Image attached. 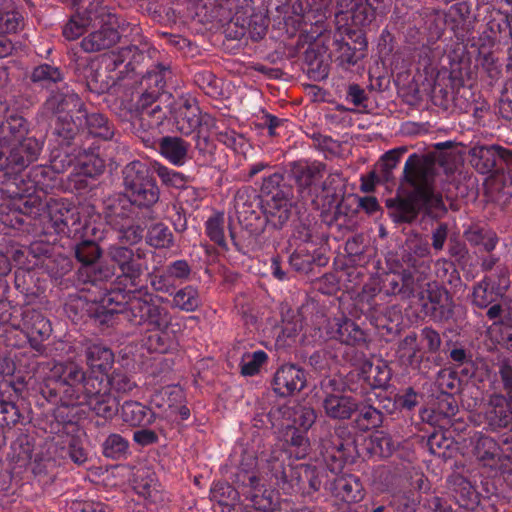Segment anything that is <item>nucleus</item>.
Returning a JSON list of instances; mask_svg holds the SVG:
<instances>
[{
	"instance_id": "nucleus-1",
	"label": "nucleus",
	"mask_w": 512,
	"mask_h": 512,
	"mask_svg": "<svg viewBox=\"0 0 512 512\" xmlns=\"http://www.w3.org/2000/svg\"><path fill=\"white\" fill-rule=\"evenodd\" d=\"M452 142L435 144V150L423 155L411 154L405 162L402 182L413 189L405 195L397 194L385 201L388 214L396 224L413 223L423 210L446 211L441 194L435 193L434 182L437 175V166L443 167L445 172L453 170L456 155L448 149Z\"/></svg>"
},
{
	"instance_id": "nucleus-2",
	"label": "nucleus",
	"mask_w": 512,
	"mask_h": 512,
	"mask_svg": "<svg viewBox=\"0 0 512 512\" xmlns=\"http://www.w3.org/2000/svg\"><path fill=\"white\" fill-rule=\"evenodd\" d=\"M49 379L57 384L62 406L86 405L104 419H111L118 412L119 402L111 390L125 394L136 387V383L123 371L115 370L104 379L103 376L88 374L80 364L71 360L54 362Z\"/></svg>"
},
{
	"instance_id": "nucleus-3",
	"label": "nucleus",
	"mask_w": 512,
	"mask_h": 512,
	"mask_svg": "<svg viewBox=\"0 0 512 512\" xmlns=\"http://www.w3.org/2000/svg\"><path fill=\"white\" fill-rule=\"evenodd\" d=\"M123 184L132 204L150 208L160 197V190L153 178L149 165L135 160L128 163L123 171Z\"/></svg>"
},
{
	"instance_id": "nucleus-4",
	"label": "nucleus",
	"mask_w": 512,
	"mask_h": 512,
	"mask_svg": "<svg viewBox=\"0 0 512 512\" xmlns=\"http://www.w3.org/2000/svg\"><path fill=\"white\" fill-rule=\"evenodd\" d=\"M67 205V203L53 198L43 202L38 197H28L23 201L20 211L33 220L31 225L35 233L61 234L65 227L63 224L66 216L64 211H66Z\"/></svg>"
},
{
	"instance_id": "nucleus-5",
	"label": "nucleus",
	"mask_w": 512,
	"mask_h": 512,
	"mask_svg": "<svg viewBox=\"0 0 512 512\" xmlns=\"http://www.w3.org/2000/svg\"><path fill=\"white\" fill-rule=\"evenodd\" d=\"M42 146V142L34 137H27L22 141L3 137L0 139V171H4L6 175L20 173L37 160Z\"/></svg>"
},
{
	"instance_id": "nucleus-6",
	"label": "nucleus",
	"mask_w": 512,
	"mask_h": 512,
	"mask_svg": "<svg viewBox=\"0 0 512 512\" xmlns=\"http://www.w3.org/2000/svg\"><path fill=\"white\" fill-rule=\"evenodd\" d=\"M175 127L184 136L196 132L198 140L207 143L217 129V121L212 115L203 113L195 100L185 99L176 110Z\"/></svg>"
},
{
	"instance_id": "nucleus-7",
	"label": "nucleus",
	"mask_w": 512,
	"mask_h": 512,
	"mask_svg": "<svg viewBox=\"0 0 512 512\" xmlns=\"http://www.w3.org/2000/svg\"><path fill=\"white\" fill-rule=\"evenodd\" d=\"M367 348L365 333L354 325V369L359 380L370 388H386L390 378V369L384 364L374 365L361 348Z\"/></svg>"
},
{
	"instance_id": "nucleus-8",
	"label": "nucleus",
	"mask_w": 512,
	"mask_h": 512,
	"mask_svg": "<svg viewBox=\"0 0 512 512\" xmlns=\"http://www.w3.org/2000/svg\"><path fill=\"white\" fill-rule=\"evenodd\" d=\"M340 10L335 14L336 31L334 33L335 62L342 69L349 71L352 64V11L344 7L348 6V0L339 1Z\"/></svg>"
},
{
	"instance_id": "nucleus-9",
	"label": "nucleus",
	"mask_w": 512,
	"mask_h": 512,
	"mask_svg": "<svg viewBox=\"0 0 512 512\" xmlns=\"http://www.w3.org/2000/svg\"><path fill=\"white\" fill-rule=\"evenodd\" d=\"M95 15L100 19L102 26L82 39L81 47L87 53L109 49L120 39L115 15L108 13L106 8L100 5Z\"/></svg>"
},
{
	"instance_id": "nucleus-10",
	"label": "nucleus",
	"mask_w": 512,
	"mask_h": 512,
	"mask_svg": "<svg viewBox=\"0 0 512 512\" xmlns=\"http://www.w3.org/2000/svg\"><path fill=\"white\" fill-rule=\"evenodd\" d=\"M470 157L472 166L482 174L504 171V165L512 172V151L501 146H476L471 149Z\"/></svg>"
},
{
	"instance_id": "nucleus-11",
	"label": "nucleus",
	"mask_w": 512,
	"mask_h": 512,
	"mask_svg": "<svg viewBox=\"0 0 512 512\" xmlns=\"http://www.w3.org/2000/svg\"><path fill=\"white\" fill-rule=\"evenodd\" d=\"M21 331L25 334L32 349L43 353V341L49 338L52 327L50 321L35 309H26L22 313Z\"/></svg>"
},
{
	"instance_id": "nucleus-12",
	"label": "nucleus",
	"mask_w": 512,
	"mask_h": 512,
	"mask_svg": "<svg viewBox=\"0 0 512 512\" xmlns=\"http://www.w3.org/2000/svg\"><path fill=\"white\" fill-rule=\"evenodd\" d=\"M484 418L493 431L509 428L512 425V407L506 396L493 393L484 404Z\"/></svg>"
},
{
	"instance_id": "nucleus-13",
	"label": "nucleus",
	"mask_w": 512,
	"mask_h": 512,
	"mask_svg": "<svg viewBox=\"0 0 512 512\" xmlns=\"http://www.w3.org/2000/svg\"><path fill=\"white\" fill-rule=\"evenodd\" d=\"M266 221L273 228L281 229L292 216L293 204L289 194H276L262 200Z\"/></svg>"
},
{
	"instance_id": "nucleus-14",
	"label": "nucleus",
	"mask_w": 512,
	"mask_h": 512,
	"mask_svg": "<svg viewBox=\"0 0 512 512\" xmlns=\"http://www.w3.org/2000/svg\"><path fill=\"white\" fill-rule=\"evenodd\" d=\"M306 377L302 369L295 365H283L273 379L274 391L280 396H288L305 387Z\"/></svg>"
},
{
	"instance_id": "nucleus-15",
	"label": "nucleus",
	"mask_w": 512,
	"mask_h": 512,
	"mask_svg": "<svg viewBox=\"0 0 512 512\" xmlns=\"http://www.w3.org/2000/svg\"><path fill=\"white\" fill-rule=\"evenodd\" d=\"M87 366L92 372L107 373L113 366L114 354L110 348L90 340L82 342Z\"/></svg>"
},
{
	"instance_id": "nucleus-16",
	"label": "nucleus",
	"mask_w": 512,
	"mask_h": 512,
	"mask_svg": "<svg viewBox=\"0 0 512 512\" xmlns=\"http://www.w3.org/2000/svg\"><path fill=\"white\" fill-rule=\"evenodd\" d=\"M159 153L174 166H183L188 160L191 144L179 136H164L159 140Z\"/></svg>"
},
{
	"instance_id": "nucleus-17",
	"label": "nucleus",
	"mask_w": 512,
	"mask_h": 512,
	"mask_svg": "<svg viewBox=\"0 0 512 512\" xmlns=\"http://www.w3.org/2000/svg\"><path fill=\"white\" fill-rule=\"evenodd\" d=\"M79 125L83 122L88 132L103 140H110L114 136V127L109 120L101 113H87L84 107L82 113L76 116Z\"/></svg>"
},
{
	"instance_id": "nucleus-18",
	"label": "nucleus",
	"mask_w": 512,
	"mask_h": 512,
	"mask_svg": "<svg viewBox=\"0 0 512 512\" xmlns=\"http://www.w3.org/2000/svg\"><path fill=\"white\" fill-rule=\"evenodd\" d=\"M98 8L99 3H91L83 15L80 13L73 15L63 28V36L67 40H75L80 37L86 28L97 20L95 14L98 12Z\"/></svg>"
},
{
	"instance_id": "nucleus-19",
	"label": "nucleus",
	"mask_w": 512,
	"mask_h": 512,
	"mask_svg": "<svg viewBox=\"0 0 512 512\" xmlns=\"http://www.w3.org/2000/svg\"><path fill=\"white\" fill-rule=\"evenodd\" d=\"M504 298L505 295L493 286L490 278H483L473 286L471 302L478 309H486L495 301Z\"/></svg>"
},
{
	"instance_id": "nucleus-20",
	"label": "nucleus",
	"mask_w": 512,
	"mask_h": 512,
	"mask_svg": "<svg viewBox=\"0 0 512 512\" xmlns=\"http://www.w3.org/2000/svg\"><path fill=\"white\" fill-rule=\"evenodd\" d=\"M150 300V296H130L120 313L134 326L145 325Z\"/></svg>"
},
{
	"instance_id": "nucleus-21",
	"label": "nucleus",
	"mask_w": 512,
	"mask_h": 512,
	"mask_svg": "<svg viewBox=\"0 0 512 512\" xmlns=\"http://www.w3.org/2000/svg\"><path fill=\"white\" fill-rule=\"evenodd\" d=\"M124 422L132 426L149 425L155 421V415L150 408L136 401H126L121 408Z\"/></svg>"
},
{
	"instance_id": "nucleus-22",
	"label": "nucleus",
	"mask_w": 512,
	"mask_h": 512,
	"mask_svg": "<svg viewBox=\"0 0 512 512\" xmlns=\"http://www.w3.org/2000/svg\"><path fill=\"white\" fill-rule=\"evenodd\" d=\"M133 488L143 498L156 501L159 490L155 473L148 468L138 469L134 474Z\"/></svg>"
},
{
	"instance_id": "nucleus-23",
	"label": "nucleus",
	"mask_w": 512,
	"mask_h": 512,
	"mask_svg": "<svg viewBox=\"0 0 512 512\" xmlns=\"http://www.w3.org/2000/svg\"><path fill=\"white\" fill-rule=\"evenodd\" d=\"M44 107L51 113L72 112L73 109H77L79 115L82 113L83 104L78 95L73 92H57L46 100Z\"/></svg>"
},
{
	"instance_id": "nucleus-24",
	"label": "nucleus",
	"mask_w": 512,
	"mask_h": 512,
	"mask_svg": "<svg viewBox=\"0 0 512 512\" xmlns=\"http://www.w3.org/2000/svg\"><path fill=\"white\" fill-rule=\"evenodd\" d=\"M383 415L379 406H364L354 403L355 427L361 431L377 428L381 425Z\"/></svg>"
},
{
	"instance_id": "nucleus-25",
	"label": "nucleus",
	"mask_w": 512,
	"mask_h": 512,
	"mask_svg": "<svg viewBox=\"0 0 512 512\" xmlns=\"http://www.w3.org/2000/svg\"><path fill=\"white\" fill-rule=\"evenodd\" d=\"M156 405L163 409L165 418H172L180 404L185 402L184 391L178 386L163 388L156 396Z\"/></svg>"
},
{
	"instance_id": "nucleus-26",
	"label": "nucleus",
	"mask_w": 512,
	"mask_h": 512,
	"mask_svg": "<svg viewBox=\"0 0 512 512\" xmlns=\"http://www.w3.org/2000/svg\"><path fill=\"white\" fill-rule=\"evenodd\" d=\"M311 139L316 148L330 156L344 157L352 153V143L349 141L339 142L321 133H313Z\"/></svg>"
},
{
	"instance_id": "nucleus-27",
	"label": "nucleus",
	"mask_w": 512,
	"mask_h": 512,
	"mask_svg": "<svg viewBox=\"0 0 512 512\" xmlns=\"http://www.w3.org/2000/svg\"><path fill=\"white\" fill-rule=\"evenodd\" d=\"M328 416L335 419H349L352 414L351 397L342 394H331L324 401Z\"/></svg>"
},
{
	"instance_id": "nucleus-28",
	"label": "nucleus",
	"mask_w": 512,
	"mask_h": 512,
	"mask_svg": "<svg viewBox=\"0 0 512 512\" xmlns=\"http://www.w3.org/2000/svg\"><path fill=\"white\" fill-rule=\"evenodd\" d=\"M326 165L321 162H313L305 165H298L294 169L297 183L301 187H311L316 185L323 177Z\"/></svg>"
},
{
	"instance_id": "nucleus-29",
	"label": "nucleus",
	"mask_w": 512,
	"mask_h": 512,
	"mask_svg": "<svg viewBox=\"0 0 512 512\" xmlns=\"http://www.w3.org/2000/svg\"><path fill=\"white\" fill-rule=\"evenodd\" d=\"M146 243L155 249H170L174 246V235L164 223L158 222L148 228Z\"/></svg>"
},
{
	"instance_id": "nucleus-30",
	"label": "nucleus",
	"mask_w": 512,
	"mask_h": 512,
	"mask_svg": "<svg viewBox=\"0 0 512 512\" xmlns=\"http://www.w3.org/2000/svg\"><path fill=\"white\" fill-rule=\"evenodd\" d=\"M465 239L474 246H482L485 251H492L497 244V236L491 230L479 225H471L464 232Z\"/></svg>"
},
{
	"instance_id": "nucleus-31",
	"label": "nucleus",
	"mask_w": 512,
	"mask_h": 512,
	"mask_svg": "<svg viewBox=\"0 0 512 512\" xmlns=\"http://www.w3.org/2000/svg\"><path fill=\"white\" fill-rule=\"evenodd\" d=\"M201 305L198 290L191 286H185L179 289L172 299V307L185 312H194Z\"/></svg>"
},
{
	"instance_id": "nucleus-32",
	"label": "nucleus",
	"mask_w": 512,
	"mask_h": 512,
	"mask_svg": "<svg viewBox=\"0 0 512 512\" xmlns=\"http://www.w3.org/2000/svg\"><path fill=\"white\" fill-rule=\"evenodd\" d=\"M386 288L389 294L400 295L402 299L410 298L415 291L414 278L407 272L402 275H393L387 278Z\"/></svg>"
},
{
	"instance_id": "nucleus-33",
	"label": "nucleus",
	"mask_w": 512,
	"mask_h": 512,
	"mask_svg": "<svg viewBox=\"0 0 512 512\" xmlns=\"http://www.w3.org/2000/svg\"><path fill=\"white\" fill-rule=\"evenodd\" d=\"M486 316L494 325L512 328V304L506 299H499L486 308Z\"/></svg>"
},
{
	"instance_id": "nucleus-34",
	"label": "nucleus",
	"mask_w": 512,
	"mask_h": 512,
	"mask_svg": "<svg viewBox=\"0 0 512 512\" xmlns=\"http://www.w3.org/2000/svg\"><path fill=\"white\" fill-rule=\"evenodd\" d=\"M171 76L169 67L159 64L153 70H150L142 79V84L146 85L147 89L160 95L166 86L167 79Z\"/></svg>"
},
{
	"instance_id": "nucleus-35",
	"label": "nucleus",
	"mask_w": 512,
	"mask_h": 512,
	"mask_svg": "<svg viewBox=\"0 0 512 512\" xmlns=\"http://www.w3.org/2000/svg\"><path fill=\"white\" fill-rule=\"evenodd\" d=\"M145 256L146 254L143 249L137 248L133 250L129 256V260H126V263L120 269L122 276L132 282L138 279L146 269L142 262Z\"/></svg>"
},
{
	"instance_id": "nucleus-36",
	"label": "nucleus",
	"mask_w": 512,
	"mask_h": 512,
	"mask_svg": "<svg viewBox=\"0 0 512 512\" xmlns=\"http://www.w3.org/2000/svg\"><path fill=\"white\" fill-rule=\"evenodd\" d=\"M171 322L169 311L150 300L145 325L151 327L152 330H166Z\"/></svg>"
},
{
	"instance_id": "nucleus-37",
	"label": "nucleus",
	"mask_w": 512,
	"mask_h": 512,
	"mask_svg": "<svg viewBox=\"0 0 512 512\" xmlns=\"http://www.w3.org/2000/svg\"><path fill=\"white\" fill-rule=\"evenodd\" d=\"M224 214L216 213L209 217L205 222V231L209 239L222 248H226V239L224 234Z\"/></svg>"
},
{
	"instance_id": "nucleus-38",
	"label": "nucleus",
	"mask_w": 512,
	"mask_h": 512,
	"mask_svg": "<svg viewBox=\"0 0 512 512\" xmlns=\"http://www.w3.org/2000/svg\"><path fill=\"white\" fill-rule=\"evenodd\" d=\"M406 247L407 250L406 254L403 257V260L412 267H416L417 258H425L430 254L428 242L419 237L409 239L406 242Z\"/></svg>"
},
{
	"instance_id": "nucleus-39",
	"label": "nucleus",
	"mask_w": 512,
	"mask_h": 512,
	"mask_svg": "<svg viewBox=\"0 0 512 512\" xmlns=\"http://www.w3.org/2000/svg\"><path fill=\"white\" fill-rule=\"evenodd\" d=\"M129 443L119 434H111L103 443V453L112 459H121L128 454Z\"/></svg>"
},
{
	"instance_id": "nucleus-40",
	"label": "nucleus",
	"mask_w": 512,
	"mask_h": 512,
	"mask_svg": "<svg viewBox=\"0 0 512 512\" xmlns=\"http://www.w3.org/2000/svg\"><path fill=\"white\" fill-rule=\"evenodd\" d=\"M294 414L295 407H290L288 405H279L273 407L269 411L268 418L273 427L283 429L293 426Z\"/></svg>"
},
{
	"instance_id": "nucleus-41",
	"label": "nucleus",
	"mask_w": 512,
	"mask_h": 512,
	"mask_svg": "<svg viewBox=\"0 0 512 512\" xmlns=\"http://www.w3.org/2000/svg\"><path fill=\"white\" fill-rule=\"evenodd\" d=\"M150 168L158 175L164 185L175 188H181L185 185L186 178L180 172L169 169L159 162H153Z\"/></svg>"
},
{
	"instance_id": "nucleus-42",
	"label": "nucleus",
	"mask_w": 512,
	"mask_h": 512,
	"mask_svg": "<svg viewBox=\"0 0 512 512\" xmlns=\"http://www.w3.org/2000/svg\"><path fill=\"white\" fill-rule=\"evenodd\" d=\"M63 79L62 73L59 68L49 64H42L36 67L31 75V80L35 83H40L43 86H48L52 83H57Z\"/></svg>"
},
{
	"instance_id": "nucleus-43",
	"label": "nucleus",
	"mask_w": 512,
	"mask_h": 512,
	"mask_svg": "<svg viewBox=\"0 0 512 512\" xmlns=\"http://www.w3.org/2000/svg\"><path fill=\"white\" fill-rule=\"evenodd\" d=\"M75 256L79 262L85 266H89L100 258L101 250L96 242L84 240L76 246Z\"/></svg>"
},
{
	"instance_id": "nucleus-44",
	"label": "nucleus",
	"mask_w": 512,
	"mask_h": 512,
	"mask_svg": "<svg viewBox=\"0 0 512 512\" xmlns=\"http://www.w3.org/2000/svg\"><path fill=\"white\" fill-rule=\"evenodd\" d=\"M267 358V354L262 350L243 355L241 360L242 375L254 376L259 373L261 366L267 361Z\"/></svg>"
},
{
	"instance_id": "nucleus-45",
	"label": "nucleus",
	"mask_w": 512,
	"mask_h": 512,
	"mask_svg": "<svg viewBox=\"0 0 512 512\" xmlns=\"http://www.w3.org/2000/svg\"><path fill=\"white\" fill-rule=\"evenodd\" d=\"M284 180L283 174L279 172H275L270 176L264 178L261 193L263 195V199H267L271 196H275L276 194H289V189L282 186V182Z\"/></svg>"
},
{
	"instance_id": "nucleus-46",
	"label": "nucleus",
	"mask_w": 512,
	"mask_h": 512,
	"mask_svg": "<svg viewBox=\"0 0 512 512\" xmlns=\"http://www.w3.org/2000/svg\"><path fill=\"white\" fill-rule=\"evenodd\" d=\"M250 500L256 512H272L277 505L274 493L269 490L252 492Z\"/></svg>"
},
{
	"instance_id": "nucleus-47",
	"label": "nucleus",
	"mask_w": 512,
	"mask_h": 512,
	"mask_svg": "<svg viewBox=\"0 0 512 512\" xmlns=\"http://www.w3.org/2000/svg\"><path fill=\"white\" fill-rule=\"evenodd\" d=\"M238 492L227 482H217L210 489V498L220 505H228L230 500H235Z\"/></svg>"
},
{
	"instance_id": "nucleus-48",
	"label": "nucleus",
	"mask_w": 512,
	"mask_h": 512,
	"mask_svg": "<svg viewBox=\"0 0 512 512\" xmlns=\"http://www.w3.org/2000/svg\"><path fill=\"white\" fill-rule=\"evenodd\" d=\"M118 240L128 245H136L143 239L144 228L140 224L121 225L116 230Z\"/></svg>"
},
{
	"instance_id": "nucleus-49",
	"label": "nucleus",
	"mask_w": 512,
	"mask_h": 512,
	"mask_svg": "<svg viewBox=\"0 0 512 512\" xmlns=\"http://www.w3.org/2000/svg\"><path fill=\"white\" fill-rule=\"evenodd\" d=\"M388 507L395 512H414L415 500L406 492H396L388 496Z\"/></svg>"
},
{
	"instance_id": "nucleus-50",
	"label": "nucleus",
	"mask_w": 512,
	"mask_h": 512,
	"mask_svg": "<svg viewBox=\"0 0 512 512\" xmlns=\"http://www.w3.org/2000/svg\"><path fill=\"white\" fill-rule=\"evenodd\" d=\"M435 386L442 395L452 394L457 388L455 373L449 369H440L435 379Z\"/></svg>"
},
{
	"instance_id": "nucleus-51",
	"label": "nucleus",
	"mask_w": 512,
	"mask_h": 512,
	"mask_svg": "<svg viewBox=\"0 0 512 512\" xmlns=\"http://www.w3.org/2000/svg\"><path fill=\"white\" fill-rule=\"evenodd\" d=\"M168 277L173 281L186 282L190 280L192 268L186 260H176L166 267Z\"/></svg>"
},
{
	"instance_id": "nucleus-52",
	"label": "nucleus",
	"mask_w": 512,
	"mask_h": 512,
	"mask_svg": "<svg viewBox=\"0 0 512 512\" xmlns=\"http://www.w3.org/2000/svg\"><path fill=\"white\" fill-rule=\"evenodd\" d=\"M127 218V213L119 201L114 200L111 204H107L105 219L115 230H117L119 226L125 225Z\"/></svg>"
},
{
	"instance_id": "nucleus-53",
	"label": "nucleus",
	"mask_w": 512,
	"mask_h": 512,
	"mask_svg": "<svg viewBox=\"0 0 512 512\" xmlns=\"http://www.w3.org/2000/svg\"><path fill=\"white\" fill-rule=\"evenodd\" d=\"M216 138L219 142L224 144L226 147L239 151L245 145V138L242 134L237 133L232 129H226L224 131H218Z\"/></svg>"
},
{
	"instance_id": "nucleus-54",
	"label": "nucleus",
	"mask_w": 512,
	"mask_h": 512,
	"mask_svg": "<svg viewBox=\"0 0 512 512\" xmlns=\"http://www.w3.org/2000/svg\"><path fill=\"white\" fill-rule=\"evenodd\" d=\"M375 9L371 5H367L360 1L354 3V25L366 26L369 25L375 17Z\"/></svg>"
},
{
	"instance_id": "nucleus-55",
	"label": "nucleus",
	"mask_w": 512,
	"mask_h": 512,
	"mask_svg": "<svg viewBox=\"0 0 512 512\" xmlns=\"http://www.w3.org/2000/svg\"><path fill=\"white\" fill-rule=\"evenodd\" d=\"M157 333L151 335L148 339L149 348L159 352L166 353L174 345V340L168 335L166 330H156Z\"/></svg>"
},
{
	"instance_id": "nucleus-56",
	"label": "nucleus",
	"mask_w": 512,
	"mask_h": 512,
	"mask_svg": "<svg viewBox=\"0 0 512 512\" xmlns=\"http://www.w3.org/2000/svg\"><path fill=\"white\" fill-rule=\"evenodd\" d=\"M374 444V455L376 457H389L394 450V444L391 437L383 432H374Z\"/></svg>"
},
{
	"instance_id": "nucleus-57",
	"label": "nucleus",
	"mask_w": 512,
	"mask_h": 512,
	"mask_svg": "<svg viewBox=\"0 0 512 512\" xmlns=\"http://www.w3.org/2000/svg\"><path fill=\"white\" fill-rule=\"evenodd\" d=\"M23 22V17L16 11L0 10V29L5 33L16 32Z\"/></svg>"
},
{
	"instance_id": "nucleus-58",
	"label": "nucleus",
	"mask_w": 512,
	"mask_h": 512,
	"mask_svg": "<svg viewBox=\"0 0 512 512\" xmlns=\"http://www.w3.org/2000/svg\"><path fill=\"white\" fill-rule=\"evenodd\" d=\"M426 307V313L437 322H443L449 320L453 316V304L452 299L449 297V300H445L443 303L438 306Z\"/></svg>"
},
{
	"instance_id": "nucleus-59",
	"label": "nucleus",
	"mask_w": 512,
	"mask_h": 512,
	"mask_svg": "<svg viewBox=\"0 0 512 512\" xmlns=\"http://www.w3.org/2000/svg\"><path fill=\"white\" fill-rule=\"evenodd\" d=\"M66 216L64 217V231H61V234H64L68 237L75 236L79 232L80 226V215L77 208L67 205L66 211H64Z\"/></svg>"
},
{
	"instance_id": "nucleus-60",
	"label": "nucleus",
	"mask_w": 512,
	"mask_h": 512,
	"mask_svg": "<svg viewBox=\"0 0 512 512\" xmlns=\"http://www.w3.org/2000/svg\"><path fill=\"white\" fill-rule=\"evenodd\" d=\"M78 131V126L74 120H69L67 115L59 116L55 124V133L64 140H71Z\"/></svg>"
},
{
	"instance_id": "nucleus-61",
	"label": "nucleus",
	"mask_w": 512,
	"mask_h": 512,
	"mask_svg": "<svg viewBox=\"0 0 512 512\" xmlns=\"http://www.w3.org/2000/svg\"><path fill=\"white\" fill-rule=\"evenodd\" d=\"M315 420L316 414L312 408L305 406H295L293 426L298 425L299 427L307 430L313 425Z\"/></svg>"
},
{
	"instance_id": "nucleus-62",
	"label": "nucleus",
	"mask_w": 512,
	"mask_h": 512,
	"mask_svg": "<svg viewBox=\"0 0 512 512\" xmlns=\"http://www.w3.org/2000/svg\"><path fill=\"white\" fill-rule=\"evenodd\" d=\"M289 443L295 448V456L297 459H303L306 457L310 449V443L304 433L294 429Z\"/></svg>"
},
{
	"instance_id": "nucleus-63",
	"label": "nucleus",
	"mask_w": 512,
	"mask_h": 512,
	"mask_svg": "<svg viewBox=\"0 0 512 512\" xmlns=\"http://www.w3.org/2000/svg\"><path fill=\"white\" fill-rule=\"evenodd\" d=\"M24 130L25 119L17 114L9 115L4 122L0 121V132L4 135L11 134L12 136H15Z\"/></svg>"
},
{
	"instance_id": "nucleus-64",
	"label": "nucleus",
	"mask_w": 512,
	"mask_h": 512,
	"mask_svg": "<svg viewBox=\"0 0 512 512\" xmlns=\"http://www.w3.org/2000/svg\"><path fill=\"white\" fill-rule=\"evenodd\" d=\"M133 249L119 244L110 245L107 249L108 258L115 263L119 269L129 260V256Z\"/></svg>"
}]
</instances>
